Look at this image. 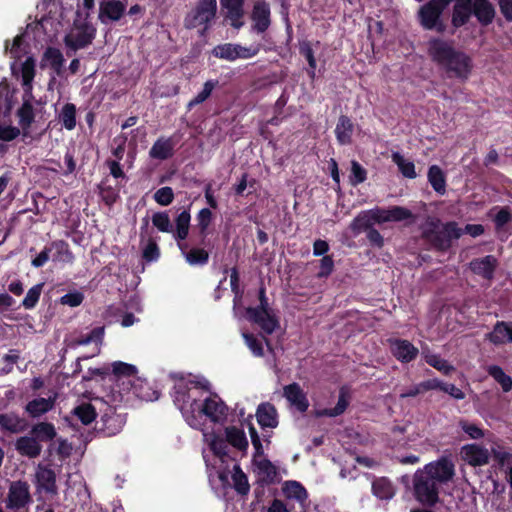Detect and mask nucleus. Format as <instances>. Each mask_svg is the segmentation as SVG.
Listing matches in <instances>:
<instances>
[{"label":"nucleus","instance_id":"nucleus-26","mask_svg":"<svg viewBox=\"0 0 512 512\" xmlns=\"http://www.w3.org/2000/svg\"><path fill=\"white\" fill-rule=\"evenodd\" d=\"M126 6L118 0H110L100 4L99 18L102 23H106V19L118 21L124 15Z\"/></svg>","mask_w":512,"mask_h":512},{"label":"nucleus","instance_id":"nucleus-48","mask_svg":"<svg viewBox=\"0 0 512 512\" xmlns=\"http://www.w3.org/2000/svg\"><path fill=\"white\" fill-rule=\"evenodd\" d=\"M242 337L245 341V344L252 352L255 357H263L264 356V348L262 340H260L257 336L250 332L242 333Z\"/></svg>","mask_w":512,"mask_h":512},{"label":"nucleus","instance_id":"nucleus-8","mask_svg":"<svg viewBox=\"0 0 512 512\" xmlns=\"http://www.w3.org/2000/svg\"><path fill=\"white\" fill-rule=\"evenodd\" d=\"M125 423L126 414L117 412L114 406L106 405L105 409L101 410L97 431L104 437H112L122 431Z\"/></svg>","mask_w":512,"mask_h":512},{"label":"nucleus","instance_id":"nucleus-22","mask_svg":"<svg viewBox=\"0 0 512 512\" xmlns=\"http://www.w3.org/2000/svg\"><path fill=\"white\" fill-rule=\"evenodd\" d=\"M226 404L215 394L204 400L201 411L212 421L220 422L227 415Z\"/></svg>","mask_w":512,"mask_h":512},{"label":"nucleus","instance_id":"nucleus-58","mask_svg":"<svg viewBox=\"0 0 512 512\" xmlns=\"http://www.w3.org/2000/svg\"><path fill=\"white\" fill-rule=\"evenodd\" d=\"M174 402L177 404L186 405L190 400V393L187 384L179 383L173 387Z\"/></svg>","mask_w":512,"mask_h":512},{"label":"nucleus","instance_id":"nucleus-23","mask_svg":"<svg viewBox=\"0 0 512 512\" xmlns=\"http://www.w3.org/2000/svg\"><path fill=\"white\" fill-rule=\"evenodd\" d=\"M355 125L347 115H340L334 130L336 140L341 146L351 145Z\"/></svg>","mask_w":512,"mask_h":512},{"label":"nucleus","instance_id":"nucleus-25","mask_svg":"<svg viewBox=\"0 0 512 512\" xmlns=\"http://www.w3.org/2000/svg\"><path fill=\"white\" fill-rule=\"evenodd\" d=\"M55 405V398L48 397H38L31 401H29L25 407L24 411L28 414V416L32 419H37L48 413L53 409Z\"/></svg>","mask_w":512,"mask_h":512},{"label":"nucleus","instance_id":"nucleus-46","mask_svg":"<svg viewBox=\"0 0 512 512\" xmlns=\"http://www.w3.org/2000/svg\"><path fill=\"white\" fill-rule=\"evenodd\" d=\"M212 54L216 58L224 59L230 62L237 60V52L234 43L219 44L214 47Z\"/></svg>","mask_w":512,"mask_h":512},{"label":"nucleus","instance_id":"nucleus-4","mask_svg":"<svg viewBox=\"0 0 512 512\" xmlns=\"http://www.w3.org/2000/svg\"><path fill=\"white\" fill-rule=\"evenodd\" d=\"M258 300L259 304L256 307L246 308V318L258 325L265 334L271 335L280 327V320L276 311L270 307L263 283L258 289Z\"/></svg>","mask_w":512,"mask_h":512},{"label":"nucleus","instance_id":"nucleus-30","mask_svg":"<svg viewBox=\"0 0 512 512\" xmlns=\"http://www.w3.org/2000/svg\"><path fill=\"white\" fill-rule=\"evenodd\" d=\"M496 266L497 260L492 255H487L481 259H475L470 262L471 270L485 279H492Z\"/></svg>","mask_w":512,"mask_h":512},{"label":"nucleus","instance_id":"nucleus-28","mask_svg":"<svg viewBox=\"0 0 512 512\" xmlns=\"http://www.w3.org/2000/svg\"><path fill=\"white\" fill-rule=\"evenodd\" d=\"M256 417L262 428H275L278 425L277 411L271 403H261L257 408Z\"/></svg>","mask_w":512,"mask_h":512},{"label":"nucleus","instance_id":"nucleus-19","mask_svg":"<svg viewBox=\"0 0 512 512\" xmlns=\"http://www.w3.org/2000/svg\"><path fill=\"white\" fill-rule=\"evenodd\" d=\"M283 396L300 413H305L309 408V400L301 386L293 382L284 386Z\"/></svg>","mask_w":512,"mask_h":512},{"label":"nucleus","instance_id":"nucleus-20","mask_svg":"<svg viewBox=\"0 0 512 512\" xmlns=\"http://www.w3.org/2000/svg\"><path fill=\"white\" fill-rule=\"evenodd\" d=\"M178 139L173 135L170 137H159L149 150V156L156 160H167L174 155Z\"/></svg>","mask_w":512,"mask_h":512},{"label":"nucleus","instance_id":"nucleus-9","mask_svg":"<svg viewBox=\"0 0 512 512\" xmlns=\"http://www.w3.org/2000/svg\"><path fill=\"white\" fill-rule=\"evenodd\" d=\"M31 502L32 496L28 482L17 480L10 483L5 500L7 509L19 511L25 509Z\"/></svg>","mask_w":512,"mask_h":512},{"label":"nucleus","instance_id":"nucleus-62","mask_svg":"<svg viewBox=\"0 0 512 512\" xmlns=\"http://www.w3.org/2000/svg\"><path fill=\"white\" fill-rule=\"evenodd\" d=\"M495 228L497 230L502 229L506 224L512 221V213L508 207L499 208L494 219Z\"/></svg>","mask_w":512,"mask_h":512},{"label":"nucleus","instance_id":"nucleus-29","mask_svg":"<svg viewBox=\"0 0 512 512\" xmlns=\"http://www.w3.org/2000/svg\"><path fill=\"white\" fill-rule=\"evenodd\" d=\"M473 15L482 25H489L495 17V8L488 0H471Z\"/></svg>","mask_w":512,"mask_h":512},{"label":"nucleus","instance_id":"nucleus-21","mask_svg":"<svg viewBox=\"0 0 512 512\" xmlns=\"http://www.w3.org/2000/svg\"><path fill=\"white\" fill-rule=\"evenodd\" d=\"M390 351L392 355L403 363L413 361L418 355V348L411 342L403 339H390Z\"/></svg>","mask_w":512,"mask_h":512},{"label":"nucleus","instance_id":"nucleus-36","mask_svg":"<svg viewBox=\"0 0 512 512\" xmlns=\"http://www.w3.org/2000/svg\"><path fill=\"white\" fill-rule=\"evenodd\" d=\"M43 60L48 61L50 68L55 74L58 76L62 75L65 59L58 48L48 47L44 52Z\"/></svg>","mask_w":512,"mask_h":512},{"label":"nucleus","instance_id":"nucleus-10","mask_svg":"<svg viewBox=\"0 0 512 512\" xmlns=\"http://www.w3.org/2000/svg\"><path fill=\"white\" fill-rule=\"evenodd\" d=\"M120 401L128 402L131 395L144 401H154L159 398V392L151 387L147 380L134 377L126 387H121Z\"/></svg>","mask_w":512,"mask_h":512},{"label":"nucleus","instance_id":"nucleus-3","mask_svg":"<svg viewBox=\"0 0 512 512\" xmlns=\"http://www.w3.org/2000/svg\"><path fill=\"white\" fill-rule=\"evenodd\" d=\"M57 436L53 423L42 421L31 426L29 433L18 437L14 442L17 453L28 459L38 458L42 453V443L51 442Z\"/></svg>","mask_w":512,"mask_h":512},{"label":"nucleus","instance_id":"nucleus-40","mask_svg":"<svg viewBox=\"0 0 512 512\" xmlns=\"http://www.w3.org/2000/svg\"><path fill=\"white\" fill-rule=\"evenodd\" d=\"M73 415L76 416L83 425H89L96 419L97 412L91 403H81L74 408Z\"/></svg>","mask_w":512,"mask_h":512},{"label":"nucleus","instance_id":"nucleus-18","mask_svg":"<svg viewBox=\"0 0 512 512\" xmlns=\"http://www.w3.org/2000/svg\"><path fill=\"white\" fill-rule=\"evenodd\" d=\"M461 457L471 466H484L489 463L490 452L478 444H467L461 448Z\"/></svg>","mask_w":512,"mask_h":512},{"label":"nucleus","instance_id":"nucleus-56","mask_svg":"<svg viewBox=\"0 0 512 512\" xmlns=\"http://www.w3.org/2000/svg\"><path fill=\"white\" fill-rule=\"evenodd\" d=\"M239 281H240L239 271H238V268L235 266V267L231 268V274H230V286H231L232 292L235 295L234 300H233L234 307H236V305H238V303L241 301L242 295H243V291H241V289H240Z\"/></svg>","mask_w":512,"mask_h":512},{"label":"nucleus","instance_id":"nucleus-11","mask_svg":"<svg viewBox=\"0 0 512 512\" xmlns=\"http://www.w3.org/2000/svg\"><path fill=\"white\" fill-rule=\"evenodd\" d=\"M96 36V28L85 22L76 28V32L67 34L64 37V44L72 51L86 48L89 46Z\"/></svg>","mask_w":512,"mask_h":512},{"label":"nucleus","instance_id":"nucleus-13","mask_svg":"<svg viewBox=\"0 0 512 512\" xmlns=\"http://www.w3.org/2000/svg\"><path fill=\"white\" fill-rule=\"evenodd\" d=\"M252 30L257 34L265 33L271 26V8L266 0H257L250 14Z\"/></svg>","mask_w":512,"mask_h":512},{"label":"nucleus","instance_id":"nucleus-39","mask_svg":"<svg viewBox=\"0 0 512 512\" xmlns=\"http://www.w3.org/2000/svg\"><path fill=\"white\" fill-rule=\"evenodd\" d=\"M392 161L397 165L399 171L405 178L415 179L417 177L414 163L406 159L399 152L392 154Z\"/></svg>","mask_w":512,"mask_h":512},{"label":"nucleus","instance_id":"nucleus-16","mask_svg":"<svg viewBox=\"0 0 512 512\" xmlns=\"http://www.w3.org/2000/svg\"><path fill=\"white\" fill-rule=\"evenodd\" d=\"M29 427V421L15 411L0 413V430L3 433L21 434Z\"/></svg>","mask_w":512,"mask_h":512},{"label":"nucleus","instance_id":"nucleus-61","mask_svg":"<svg viewBox=\"0 0 512 512\" xmlns=\"http://www.w3.org/2000/svg\"><path fill=\"white\" fill-rule=\"evenodd\" d=\"M35 76L34 63L31 60H26L22 65V83L23 86H28L27 91H31V82Z\"/></svg>","mask_w":512,"mask_h":512},{"label":"nucleus","instance_id":"nucleus-55","mask_svg":"<svg viewBox=\"0 0 512 512\" xmlns=\"http://www.w3.org/2000/svg\"><path fill=\"white\" fill-rule=\"evenodd\" d=\"M153 225L161 232H172V225L166 212H156L152 216Z\"/></svg>","mask_w":512,"mask_h":512},{"label":"nucleus","instance_id":"nucleus-24","mask_svg":"<svg viewBox=\"0 0 512 512\" xmlns=\"http://www.w3.org/2000/svg\"><path fill=\"white\" fill-rule=\"evenodd\" d=\"M191 215L189 210H183L175 219L176 230L174 238L177 241L181 252H184L189 246L184 240L188 237Z\"/></svg>","mask_w":512,"mask_h":512},{"label":"nucleus","instance_id":"nucleus-47","mask_svg":"<svg viewBox=\"0 0 512 512\" xmlns=\"http://www.w3.org/2000/svg\"><path fill=\"white\" fill-rule=\"evenodd\" d=\"M424 359L427 364L444 373L445 375L451 374L455 368L448 363L447 360L441 358L436 354H425Z\"/></svg>","mask_w":512,"mask_h":512},{"label":"nucleus","instance_id":"nucleus-31","mask_svg":"<svg viewBox=\"0 0 512 512\" xmlns=\"http://www.w3.org/2000/svg\"><path fill=\"white\" fill-rule=\"evenodd\" d=\"M472 14L473 8L471 0H458L453 9V26L456 28L463 26L469 21Z\"/></svg>","mask_w":512,"mask_h":512},{"label":"nucleus","instance_id":"nucleus-51","mask_svg":"<svg viewBox=\"0 0 512 512\" xmlns=\"http://www.w3.org/2000/svg\"><path fill=\"white\" fill-rule=\"evenodd\" d=\"M367 178L366 169L356 160L351 161V172L349 175V182L352 186H357L363 183Z\"/></svg>","mask_w":512,"mask_h":512},{"label":"nucleus","instance_id":"nucleus-33","mask_svg":"<svg viewBox=\"0 0 512 512\" xmlns=\"http://www.w3.org/2000/svg\"><path fill=\"white\" fill-rule=\"evenodd\" d=\"M428 182L435 192L444 195L446 192V177L443 170L438 165H432L427 173Z\"/></svg>","mask_w":512,"mask_h":512},{"label":"nucleus","instance_id":"nucleus-63","mask_svg":"<svg viewBox=\"0 0 512 512\" xmlns=\"http://www.w3.org/2000/svg\"><path fill=\"white\" fill-rule=\"evenodd\" d=\"M333 270H334L333 257L331 255L323 256L322 259L320 260V267H319V271L316 276L319 279L327 278L328 276H330L332 274Z\"/></svg>","mask_w":512,"mask_h":512},{"label":"nucleus","instance_id":"nucleus-6","mask_svg":"<svg viewBox=\"0 0 512 512\" xmlns=\"http://www.w3.org/2000/svg\"><path fill=\"white\" fill-rule=\"evenodd\" d=\"M461 235L462 231L455 222L442 224L436 219H429L422 231L423 238L440 251L448 250L452 240L460 238Z\"/></svg>","mask_w":512,"mask_h":512},{"label":"nucleus","instance_id":"nucleus-5","mask_svg":"<svg viewBox=\"0 0 512 512\" xmlns=\"http://www.w3.org/2000/svg\"><path fill=\"white\" fill-rule=\"evenodd\" d=\"M384 224V209L376 208L361 211L351 222L350 229L358 235L366 233L367 240L372 247L381 248L384 245V238L375 226Z\"/></svg>","mask_w":512,"mask_h":512},{"label":"nucleus","instance_id":"nucleus-15","mask_svg":"<svg viewBox=\"0 0 512 512\" xmlns=\"http://www.w3.org/2000/svg\"><path fill=\"white\" fill-rule=\"evenodd\" d=\"M35 478L37 493L44 491L46 494H50L51 496H56L58 494L56 473L53 469L39 464L35 473Z\"/></svg>","mask_w":512,"mask_h":512},{"label":"nucleus","instance_id":"nucleus-64","mask_svg":"<svg viewBox=\"0 0 512 512\" xmlns=\"http://www.w3.org/2000/svg\"><path fill=\"white\" fill-rule=\"evenodd\" d=\"M84 300V294L80 291H73L66 293L60 298V303L62 305H67L70 307H78L82 304Z\"/></svg>","mask_w":512,"mask_h":512},{"label":"nucleus","instance_id":"nucleus-17","mask_svg":"<svg viewBox=\"0 0 512 512\" xmlns=\"http://www.w3.org/2000/svg\"><path fill=\"white\" fill-rule=\"evenodd\" d=\"M112 372L115 377L114 393L122 394L121 387H126L137 376V367L122 361H116L112 364Z\"/></svg>","mask_w":512,"mask_h":512},{"label":"nucleus","instance_id":"nucleus-1","mask_svg":"<svg viewBox=\"0 0 512 512\" xmlns=\"http://www.w3.org/2000/svg\"><path fill=\"white\" fill-rule=\"evenodd\" d=\"M455 466L451 459L442 457L426 464L413 475V494L424 506L433 507L439 502V487L453 479Z\"/></svg>","mask_w":512,"mask_h":512},{"label":"nucleus","instance_id":"nucleus-49","mask_svg":"<svg viewBox=\"0 0 512 512\" xmlns=\"http://www.w3.org/2000/svg\"><path fill=\"white\" fill-rule=\"evenodd\" d=\"M491 453L500 468H506V470H509V467H512V453L506 451L500 445L493 446Z\"/></svg>","mask_w":512,"mask_h":512},{"label":"nucleus","instance_id":"nucleus-59","mask_svg":"<svg viewBox=\"0 0 512 512\" xmlns=\"http://www.w3.org/2000/svg\"><path fill=\"white\" fill-rule=\"evenodd\" d=\"M173 199L174 192L169 186L158 189L154 194V200L162 206L170 205L173 202Z\"/></svg>","mask_w":512,"mask_h":512},{"label":"nucleus","instance_id":"nucleus-57","mask_svg":"<svg viewBox=\"0 0 512 512\" xmlns=\"http://www.w3.org/2000/svg\"><path fill=\"white\" fill-rule=\"evenodd\" d=\"M198 227L200 234L203 236L207 235V230L211 224L213 213L209 208H202L197 214Z\"/></svg>","mask_w":512,"mask_h":512},{"label":"nucleus","instance_id":"nucleus-50","mask_svg":"<svg viewBox=\"0 0 512 512\" xmlns=\"http://www.w3.org/2000/svg\"><path fill=\"white\" fill-rule=\"evenodd\" d=\"M42 289L43 283H39L31 287L22 301V306L27 310L33 309L39 302Z\"/></svg>","mask_w":512,"mask_h":512},{"label":"nucleus","instance_id":"nucleus-42","mask_svg":"<svg viewBox=\"0 0 512 512\" xmlns=\"http://www.w3.org/2000/svg\"><path fill=\"white\" fill-rule=\"evenodd\" d=\"M430 390H436L435 381H433V379L412 385L408 389L402 391L399 396L400 398L416 397Z\"/></svg>","mask_w":512,"mask_h":512},{"label":"nucleus","instance_id":"nucleus-34","mask_svg":"<svg viewBox=\"0 0 512 512\" xmlns=\"http://www.w3.org/2000/svg\"><path fill=\"white\" fill-rule=\"evenodd\" d=\"M349 405V395L344 388H341L339 391L338 402L333 408H324L317 412V416L319 417H337L342 415Z\"/></svg>","mask_w":512,"mask_h":512},{"label":"nucleus","instance_id":"nucleus-2","mask_svg":"<svg viewBox=\"0 0 512 512\" xmlns=\"http://www.w3.org/2000/svg\"><path fill=\"white\" fill-rule=\"evenodd\" d=\"M428 53L448 77L461 80L469 77L472 69L471 58L464 52L456 50L451 42L431 39L428 43Z\"/></svg>","mask_w":512,"mask_h":512},{"label":"nucleus","instance_id":"nucleus-27","mask_svg":"<svg viewBox=\"0 0 512 512\" xmlns=\"http://www.w3.org/2000/svg\"><path fill=\"white\" fill-rule=\"evenodd\" d=\"M486 338L495 345L512 343V322L498 321Z\"/></svg>","mask_w":512,"mask_h":512},{"label":"nucleus","instance_id":"nucleus-38","mask_svg":"<svg viewBox=\"0 0 512 512\" xmlns=\"http://www.w3.org/2000/svg\"><path fill=\"white\" fill-rule=\"evenodd\" d=\"M51 251L54 249L56 253L54 254V261H63L67 263H71L74 260V255L70 250L69 244L64 240H56L51 242L50 246Z\"/></svg>","mask_w":512,"mask_h":512},{"label":"nucleus","instance_id":"nucleus-44","mask_svg":"<svg viewBox=\"0 0 512 512\" xmlns=\"http://www.w3.org/2000/svg\"><path fill=\"white\" fill-rule=\"evenodd\" d=\"M219 84L218 80H208L204 83L203 89L188 103V109L205 102L210 96L213 89Z\"/></svg>","mask_w":512,"mask_h":512},{"label":"nucleus","instance_id":"nucleus-7","mask_svg":"<svg viewBox=\"0 0 512 512\" xmlns=\"http://www.w3.org/2000/svg\"><path fill=\"white\" fill-rule=\"evenodd\" d=\"M217 16V0H198L184 17L186 29H198L199 36H205L213 26Z\"/></svg>","mask_w":512,"mask_h":512},{"label":"nucleus","instance_id":"nucleus-53","mask_svg":"<svg viewBox=\"0 0 512 512\" xmlns=\"http://www.w3.org/2000/svg\"><path fill=\"white\" fill-rule=\"evenodd\" d=\"M413 215L410 210L400 207V206H391L386 209V222L387 221H402L409 218H412Z\"/></svg>","mask_w":512,"mask_h":512},{"label":"nucleus","instance_id":"nucleus-52","mask_svg":"<svg viewBox=\"0 0 512 512\" xmlns=\"http://www.w3.org/2000/svg\"><path fill=\"white\" fill-rule=\"evenodd\" d=\"M98 188L101 199L107 206H112L119 199V191L112 186L106 185L105 182H102Z\"/></svg>","mask_w":512,"mask_h":512},{"label":"nucleus","instance_id":"nucleus-43","mask_svg":"<svg viewBox=\"0 0 512 512\" xmlns=\"http://www.w3.org/2000/svg\"><path fill=\"white\" fill-rule=\"evenodd\" d=\"M487 371L501 385L504 392H509L512 389V378L501 367L492 365L488 367Z\"/></svg>","mask_w":512,"mask_h":512},{"label":"nucleus","instance_id":"nucleus-54","mask_svg":"<svg viewBox=\"0 0 512 512\" xmlns=\"http://www.w3.org/2000/svg\"><path fill=\"white\" fill-rule=\"evenodd\" d=\"M433 381H435L436 389L449 394L452 398L456 400H462L465 398L464 392L454 384L442 382L437 378H434Z\"/></svg>","mask_w":512,"mask_h":512},{"label":"nucleus","instance_id":"nucleus-14","mask_svg":"<svg viewBox=\"0 0 512 512\" xmlns=\"http://www.w3.org/2000/svg\"><path fill=\"white\" fill-rule=\"evenodd\" d=\"M33 98L32 92L25 90L22 105L16 111L23 138L31 137L30 129L35 121V111L32 105Z\"/></svg>","mask_w":512,"mask_h":512},{"label":"nucleus","instance_id":"nucleus-41","mask_svg":"<svg viewBox=\"0 0 512 512\" xmlns=\"http://www.w3.org/2000/svg\"><path fill=\"white\" fill-rule=\"evenodd\" d=\"M59 120L63 127L69 131L76 127V106L73 103H66L63 105L59 114Z\"/></svg>","mask_w":512,"mask_h":512},{"label":"nucleus","instance_id":"nucleus-32","mask_svg":"<svg viewBox=\"0 0 512 512\" xmlns=\"http://www.w3.org/2000/svg\"><path fill=\"white\" fill-rule=\"evenodd\" d=\"M226 442L240 451H246L248 448V440L243 429L236 426H228L225 428Z\"/></svg>","mask_w":512,"mask_h":512},{"label":"nucleus","instance_id":"nucleus-35","mask_svg":"<svg viewBox=\"0 0 512 512\" xmlns=\"http://www.w3.org/2000/svg\"><path fill=\"white\" fill-rule=\"evenodd\" d=\"M283 494L288 499H295L300 503H304L308 498L305 487L297 481H286L282 487Z\"/></svg>","mask_w":512,"mask_h":512},{"label":"nucleus","instance_id":"nucleus-12","mask_svg":"<svg viewBox=\"0 0 512 512\" xmlns=\"http://www.w3.org/2000/svg\"><path fill=\"white\" fill-rule=\"evenodd\" d=\"M451 0H431L423 6L419 12L421 24L427 29L436 28L438 31L443 30V25H438V20L445 7Z\"/></svg>","mask_w":512,"mask_h":512},{"label":"nucleus","instance_id":"nucleus-60","mask_svg":"<svg viewBox=\"0 0 512 512\" xmlns=\"http://www.w3.org/2000/svg\"><path fill=\"white\" fill-rule=\"evenodd\" d=\"M160 257V249L157 243L153 239H149L147 245L143 249L142 258L146 262H154L157 261Z\"/></svg>","mask_w":512,"mask_h":512},{"label":"nucleus","instance_id":"nucleus-45","mask_svg":"<svg viewBox=\"0 0 512 512\" xmlns=\"http://www.w3.org/2000/svg\"><path fill=\"white\" fill-rule=\"evenodd\" d=\"M232 479L234 482V488L236 492L240 495H247L250 490L248 478L241 470L239 465L234 466V473L232 475Z\"/></svg>","mask_w":512,"mask_h":512},{"label":"nucleus","instance_id":"nucleus-37","mask_svg":"<svg viewBox=\"0 0 512 512\" xmlns=\"http://www.w3.org/2000/svg\"><path fill=\"white\" fill-rule=\"evenodd\" d=\"M182 254L191 266H204L209 261V252L201 247H193L190 250L187 248Z\"/></svg>","mask_w":512,"mask_h":512}]
</instances>
